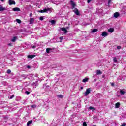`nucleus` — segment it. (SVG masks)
<instances>
[{
	"mask_svg": "<svg viewBox=\"0 0 126 126\" xmlns=\"http://www.w3.org/2000/svg\"><path fill=\"white\" fill-rule=\"evenodd\" d=\"M69 28V27H66V28H61L60 30H62V31H63L64 34H67V29H68Z\"/></svg>",
	"mask_w": 126,
	"mask_h": 126,
	"instance_id": "1",
	"label": "nucleus"
},
{
	"mask_svg": "<svg viewBox=\"0 0 126 126\" xmlns=\"http://www.w3.org/2000/svg\"><path fill=\"white\" fill-rule=\"evenodd\" d=\"M70 4L71 5L72 9H73L74 8H75V6H76V4H75L74 1H73V0H70Z\"/></svg>",
	"mask_w": 126,
	"mask_h": 126,
	"instance_id": "2",
	"label": "nucleus"
},
{
	"mask_svg": "<svg viewBox=\"0 0 126 126\" xmlns=\"http://www.w3.org/2000/svg\"><path fill=\"white\" fill-rule=\"evenodd\" d=\"M90 92H91V89L88 88L86 90V92L84 93V95H85V96H87V95H88Z\"/></svg>",
	"mask_w": 126,
	"mask_h": 126,
	"instance_id": "3",
	"label": "nucleus"
},
{
	"mask_svg": "<svg viewBox=\"0 0 126 126\" xmlns=\"http://www.w3.org/2000/svg\"><path fill=\"white\" fill-rule=\"evenodd\" d=\"M50 10L49 8L47 9H44L43 10H39L38 11V12H40V13H44V12H48Z\"/></svg>",
	"mask_w": 126,
	"mask_h": 126,
	"instance_id": "4",
	"label": "nucleus"
},
{
	"mask_svg": "<svg viewBox=\"0 0 126 126\" xmlns=\"http://www.w3.org/2000/svg\"><path fill=\"white\" fill-rule=\"evenodd\" d=\"M8 3L9 5H12V4H15V1L12 0H9Z\"/></svg>",
	"mask_w": 126,
	"mask_h": 126,
	"instance_id": "5",
	"label": "nucleus"
},
{
	"mask_svg": "<svg viewBox=\"0 0 126 126\" xmlns=\"http://www.w3.org/2000/svg\"><path fill=\"white\" fill-rule=\"evenodd\" d=\"M73 11L74 12V13H75V14L76 15H79V11H78V9L75 8L74 10Z\"/></svg>",
	"mask_w": 126,
	"mask_h": 126,
	"instance_id": "6",
	"label": "nucleus"
},
{
	"mask_svg": "<svg viewBox=\"0 0 126 126\" xmlns=\"http://www.w3.org/2000/svg\"><path fill=\"white\" fill-rule=\"evenodd\" d=\"M108 35H109V33H108V32H102V33L101 34L102 37H107Z\"/></svg>",
	"mask_w": 126,
	"mask_h": 126,
	"instance_id": "7",
	"label": "nucleus"
},
{
	"mask_svg": "<svg viewBox=\"0 0 126 126\" xmlns=\"http://www.w3.org/2000/svg\"><path fill=\"white\" fill-rule=\"evenodd\" d=\"M35 21V19L34 18H31L30 19V24H33Z\"/></svg>",
	"mask_w": 126,
	"mask_h": 126,
	"instance_id": "8",
	"label": "nucleus"
},
{
	"mask_svg": "<svg viewBox=\"0 0 126 126\" xmlns=\"http://www.w3.org/2000/svg\"><path fill=\"white\" fill-rule=\"evenodd\" d=\"M53 51V49L52 48H47L46 49V53H47V54H50V53H52V52Z\"/></svg>",
	"mask_w": 126,
	"mask_h": 126,
	"instance_id": "9",
	"label": "nucleus"
},
{
	"mask_svg": "<svg viewBox=\"0 0 126 126\" xmlns=\"http://www.w3.org/2000/svg\"><path fill=\"white\" fill-rule=\"evenodd\" d=\"M119 16H120V13H119V12H116L114 14V17H115V18H118V17H119Z\"/></svg>",
	"mask_w": 126,
	"mask_h": 126,
	"instance_id": "10",
	"label": "nucleus"
},
{
	"mask_svg": "<svg viewBox=\"0 0 126 126\" xmlns=\"http://www.w3.org/2000/svg\"><path fill=\"white\" fill-rule=\"evenodd\" d=\"M36 57V55H28V59H33V58H35Z\"/></svg>",
	"mask_w": 126,
	"mask_h": 126,
	"instance_id": "11",
	"label": "nucleus"
},
{
	"mask_svg": "<svg viewBox=\"0 0 126 126\" xmlns=\"http://www.w3.org/2000/svg\"><path fill=\"white\" fill-rule=\"evenodd\" d=\"M17 40V36H14L11 39V42H15Z\"/></svg>",
	"mask_w": 126,
	"mask_h": 126,
	"instance_id": "12",
	"label": "nucleus"
},
{
	"mask_svg": "<svg viewBox=\"0 0 126 126\" xmlns=\"http://www.w3.org/2000/svg\"><path fill=\"white\" fill-rule=\"evenodd\" d=\"M13 11H20V9L18 7L13 8Z\"/></svg>",
	"mask_w": 126,
	"mask_h": 126,
	"instance_id": "13",
	"label": "nucleus"
},
{
	"mask_svg": "<svg viewBox=\"0 0 126 126\" xmlns=\"http://www.w3.org/2000/svg\"><path fill=\"white\" fill-rule=\"evenodd\" d=\"M33 123V120H30L28 121L27 123V126H29L30 125H31Z\"/></svg>",
	"mask_w": 126,
	"mask_h": 126,
	"instance_id": "14",
	"label": "nucleus"
},
{
	"mask_svg": "<svg viewBox=\"0 0 126 126\" xmlns=\"http://www.w3.org/2000/svg\"><path fill=\"white\" fill-rule=\"evenodd\" d=\"M108 32H109V33H113V32H114V28H110L108 30Z\"/></svg>",
	"mask_w": 126,
	"mask_h": 126,
	"instance_id": "15",
	"label": "nucleus"
},
{
	"mask_svg": "<svg viewBox=\"0 0 126 126\" xmlns=\"http://www.w3.org/2000/svg\"><path fill=\"white\" fill-rule=\"evenodd\" d=\"M120 105H121V103H120V102H117L116 104H115V107L116 109L120 108Z\"/></svg>",
	"mask_w": 126,
	"mask_h": 126,
	"instance_id": "16",
	"label": "nucleus"
},
{
	"mask_svg": "<svg viewBox=\"0 0 126 126\" xmlns=\"http://www.w3.org/2000/svg\"><path fill=\"white\" fill-rule=\"evenodd\" d=\"M98 29H94L92 30L91 32L92 33H96V32H97Z\"/></svg>",
	"mask_w": 126,
	"mask_h": 126,
	"instance_id": "17",
	"label": "nucleus"
},
{
	"mask_svg": "<svg viewBox=\"0 0 126 126\" xmlns=\"http://www.w3.org/2000/svg\"><path fill=\"white\" fill-rule=\"evenodd\" d=\"M3 10H5V8H4L2 6H0V11H3Z\"/></svg>",
	"mask_w": 126,
	"mask_h": 126,
	"instance_id": "18",
	"label": "nucleus"
},
{
	"mask_svg": "<svg viewBox=\"0 0 126 126\" xmlns=\"http://www.w3.org/2000/svg\"><path fill=\"white\" fill-rule=\"evenodd\" d=\"M87 81H88V78H85L82 80V82H87Z\"/></svg>",
	"mask_w": 126,
	"mask_h": 126,
	"instance_id": "19",
	"label": "nucleus"
},
{
	"mask_svg": "<svg viewBox=\"0 0 126 126\" xmlns=\"http://www.w3.org/2000/svg\"><path fill=\"white\" fill-rule=\"evenodd\" d=\"M96 74L99 75V74H102V72L100 70H97L96 71Z\"/></svg>",
	"mask_w": 126,
	"mask_h": 126,
	"instance_id": "20",
	"label": "nucleus"
},
{
	"mask_svg": "<svg viewBox=\"0 0 126 126\" xmlns=\"http://www.w3.org/2000/svg\"><path fill=\"white\" fill-rule=\"evenodd\" d=\"M120 93H121V95H124L125 94V93H126V92L124 91V90H122L120 91Z\"/></svg>",
	"mask_w": 126,
	"mask_h": 126,
	"instance_id": "21",
	"label": "nucleus"
},
{
	"mask_svg": "<svg viewBox=\"0 0 126 126\" xmlns=\"http://www.w3.org/2000/svg\"><path fill=\"white\" fill-rule=\"evenodd\" d=\"M50 22L52 25L56 24V21L54 20L50 21Z\"/></svg>",
	"mask_w": 126,
	"mask_h": 126,
	"instance_id": "22",
	"label": "nucleus"
},
{
	"mask_svg": "<svg viewBox=\"0 0 126 126\" xmlns=\"http://www.w3.org/2000/svg\"><path fill=\"white\" fill-rule=\"evenodd\" d=\"M113 61L114 63H117L118 62V60H117L116 57H113Z\"/></svg>",
	"mask_w": 126,
	"mask_h": 126,
	"instance_id": "23",
	"label": "nucleus"
},
{
	"mask_svg": "<svg viewBox=\"0 0 126 126\" xmlns=\"http://www.w3.org/2000/svg\"><path fill=\"white\" fill-rule=\"evenodd\" d=\"M16 21H17V23H21V20L20 19H17Z\"/></svg>",
	"mask_w": 126,
	"mask_h": 126,
	"instance_id": "24",
	"label": "nucleus"
},
{
	"mask_svg": "<svg viewBox=\"0 0 126 126\" xmlns=\"http://www.w3.org/2000/svg\"><path fill=\"white\" fill-rule=\"evenodd\" d=\"M32 108H33V109H35V108H37V105L36 104H34L32 105Z\"/></svg>",
	"mask_w": 126,
	"mask_h": 126,
	"instance_id": "25",
	"label": "nucleus"
},
{
	"mask_svg": "<svg viewBox=\"0 0 126 126\" xmlns=\"http://www.w3.org/2000/svg\"><path fill=\"white\" fill-rule=\"evenodd\" d=\"M57 97H58V98H62L63 97V95H57Z\"/></svg>",
	"mask_w": 126,
	"mask_h": 126,
	"instance_id": "26",
	"label": "nucleus"
},
{
	"mask_svg": "<svg viewBox=\"0 0 126 126\" xmlns=\"http://www.w3.org/2000/svg\"><path fill=\"white\" fill-rule=\"evenodd\" d=\"M25 93L27 94V95H28L29 94H30V92H29L28 91H26L25 92Z\"/></svg>",
	"mask_w": 126,
	"mask_h": 126,
	"instance_id": "27",
	"label": "nucleus"
},
{
	"mask_svg": "<svg viewBox=\"0 0 126 126\" xmlns=\"http://www.w3.org/2000/svg\"><path fill=\"white\" fill-rule=\"evenodd\" d=\"M32 84L33 85H35V86H36L37 84H38V82H33Z\"/></svg>",
	"mask_w": 126,
	"mask_h": 126,
	"instance_id": "28",
	"label": "nucleus"
},
{
	"mask_svg": "<svg viewBox=\"0 0 126 126\" xmlns=\"http://www.w3.org/2000/svg\"><path fill=\"white\" fill-rule=\"evenodd\" d=\"M11 72V70H10V69H8L7 70V73H8V74H9V73H10Z\"/></svg>",
	"mask_w": 126,
	"mask_h": 126,
	"instance_id": "29",
	"label": "nucleus"
},
{
	"mask_svg": "<svg viewBox=\"0 0 126 126\" xmlns=\"http://www.w3.org/2000/svg\"><path fill=\"white\" fill-rule=\"evenodd\" d=\"M39 20H41V21H42L44 20V18L42 16L40 17Z\"/></svg>",
	"mask_w": 126,
	"mask_h": 126,
	"instance_id": "30",
	"label": "nucleus"
},
{
	"mask_svg": "<svg viewBox=\"0 0 126 126\" xmlns=\"http://www.w3.org/2000/svg\"><path fill=\"white\" fill-rule=\"evenodd\" d=\"M22 77H24V78H26L27 76L26 75L23 74L22 75Z\"/></svg>",
	"mask_w": 126,
	"mask_h": 126,
	"instance_id": "31",
	"label": "nucleus"
},
{
	"mask_svg": "<svg viewBox=\"0 0 126 126\" xmlns=\"http://www.w3.org/2000/svg\"><path fill=\"white\" fill-rule=\"evenodd\" d=\"M83 126H87V124H86V122H83Z\"/></svg>",
	"mask_w": 126,
	"mask_h": 126,
	"instance_id": "32",
	"label": "nucleus"
},
{
	"mask_svg": "<svg viewBox=\"0 0 126 126\" xmlns=\"http://www.w3.org/2000/svg\"><path fill=\"white\" fill-rule=\"evenodd\" d=\"M111 2H112V0H108V5H110V4H111Z\"/></svg>",
	"mask_w": 126,
	"mask_h": 126,
	"instance_id": "33",
	"label": "nucleus"
},
{
	"mask_svg": "<svg viewBox=\"0 0 126 126\" xmlns=\"http://www.w3.org/2000/svg\"><path fill=\"white\" fill-rule=\"evenodd\" d=\"M90 110H93V109H94V107H92V106H90L89 107Z\"/></svg>",
	"mask_w": 126,
	"mask_h": 126,
	"instance_id": "34",
	"label": "nucleus"
},
{
	"mask_svg": "<svg viewBox=\"0 0 126 126\" xmlns=\"http://www.w3.org/2000/svg\"><path fill=\"white\" fill-rule=\"evenodd\" d=\"M14 95H12V96H10L9 99H12L13 98H14Z\"/></svg>",
	"mask_w": 126,
	"mask_h": 126,
	"instance_id": "35",
	"label": "nucleus"
},
{
	"mask_svg": "<svg viewBox=\"0 0 126 126\" xmlns=\"http://www.w3.org/2000/svg\"><path fill=\"white\" fill-rule=\"evenodd\" d=\"M59 39H60V40H63V36L60 37Z\"/></svg>",
	"mask_w": 126,
	"mask_h": 126,
	"instance_id": "36",
	"label": "nucleus"
},
{
	"mask_svg": "<svg viewBox=\"0 0 126 126\" xmlns=\"http://www.w3.org/2000/svg\"><path fill=\"white\" fill-rule=\"evenodd\" d=\"M32 49H35V48H36V46L35 45H32Z\"/></svg>",
	"mask_w": 126,
	"mask_h": 126,
	"instance_id": "37",
	"label": "nucleus"
},
{
	"mask_svg": "<svg viewBox=\"0 0 126 126\" xmlns=\"http://www.w3.org/2000/svg\"><path fill=\"white\" fill-rule=\"evenodd\" d=\"M91 0H87L88 3H90V2H91Z\"/></svg>",
	"mask_w": 126,
	"mask_h": 126,
	"instance_id": "38",
	"label": "nucleus"
},
{
	"mask_svg": "<svg viewBox=\"0 0 126 126\" xmlns=\"http://www.w3.org/2000/svg\"><path fill=\"white\" fill-rule=\"evenodd\" d=\"M122 47H121V46H117V49H118V50H120V49H121Z\"/></svg>",
	"mask_w": 126,
	"mask_h": 126,
	"instance_id": "39",
	"label": "nucleus"
},
{
	"mask_svg": "<svg viewBox=\"0 0 126 126\" xmlns=\"http://www.w3.org/2000/svg\"><path fill=\"white\" fill-rule=\"evenodd\" d=\"M32 15H33V13H30V17H31V16H32Z\"/></svg>",
	"mask_w": 126,
	"mask_h": 126,
	"instance_id": "40",
	"label": "nucleus"
},
{
	"mask_svg": "<svg viewBox=\"0 0 126 126\" xmlns=\"http://www.w3.org/2000/svg\"><path fill=\"white\" fill-rule=\"evenodd\" d=\"M121 126H126V123H123Z\"/></svg>",
	"mask_w": 126,
	"mask_h": 126,
	"instance_id": "41",
	"label": "nucleus"
},
{
	"mask_svg": "<svg viewBox=\"0 0 126 126\" xmlns=\"http://www.w3.org/2000/svg\"><path fill=\"white\" fill-rule=\"evenodd\" d=\"M111 86H115V84H114V83H111Z\"/></svg>",
	"mask_w": 126,
	"mask_h": 126,
	"instance_id": "42",
	"label": "nucleus"
},
{
	"mask_svg": "<svg viewBox=\"0 0 126 126\" xmlns=\"http://www.w3.org/2000/svg\"><path fill=\"white\" fill-rule=\"evenodd\" d=\"M8 45L10 46V47H11V46H12V44H11V43H9L8 44Z\"/></svg>",
	"mask_w": 126,
	"mask_h": 126,
	"instance_id": "43",
	"label": "nucleus"
},
{
	"mask_svg": "<svg viewBox=\"0 0 126 126\" xmlns=\"http://www.w3.org/2000/svg\"><path fill=\"white\" fill-rule=\"evenodd\" d=\"M27 68H31V67L29 65L27 66Z\"/></svg>",
	"mask_w": 126,
	"mask_h": 126,
	"instance_id": "44",
	"label": "nucleus"
},
{
	"mask_svg": "<svg viewBox=\"0 0 126 126\" xmlns=\"http://www.w3.org/2000/svg\"><path fill=\"white\" fill-rule=\"evenodd\" d=\"M80 89L81 90L83 89V87H81Z\"/></svg>",
	"mask_w": 126,
	"mask_h": 126,
	"instance_id": "45",
	"label": "nucleus"
},
{
	"mask_svg": "<svg viewBox=\"0 0 126 126\" xmlns=\"http://www.w3.org/2000/svg\"><path fill=\"white\" fill-rule=\"evenodd\" d=\"M1 0V1H4V0Z\"/></svg>",
	"mask_w": 126,
	"mask_h": 126,
	"instance_id": "46",
	"label": "nucleus"
},
{
	"mask_svg": "<svg viewBox=\"0 0 126 126\" xmlns=\"http://www.w3.org/2000/svg\"><path fill=\"white\" fill-rule=\"evenodd\" d=\"M96 126V125H94V126Z\"/></svg>",
	"mask_w": 126,
	"mask_h": 126,
	"instance_id": "47",
	"label": "nucleus"
}]
</instances>
